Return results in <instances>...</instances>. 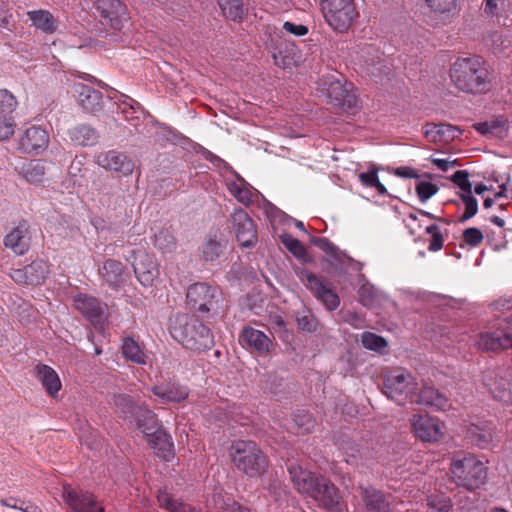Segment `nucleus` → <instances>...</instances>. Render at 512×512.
I'll return each mask as SVG.
<instances>
[{"mask_svg":"<svg viewBox=\"0 0 512 512\" xmlns=\"http://www.w3.org/2000/svg\"><path fill=\"white\" fill-rule=\"evenodd\" d=\"M287 470L296 490L312 499L328 512H341L342 503L338 488L327 478L304 469L296 462H287Z\"/></svg>","mask_w":512,"mask_h":512,"instance_id":"nucleus-1","label":"nucleus"},{"mask_svg":"<svg viewBox=\"0 0 512 512\" xmlns=\"http://www.w3.org/2000/svg\"><path fill=\"white\" fill-rule=\"evenodd\" d=\"M451 84L460 92L482 94L490 89L491 73L479 56L458 57L449 69Z\"/></svg>","mask_w":512,"mask_h":512,"instance_id":"nucleus-2","label":"nucleus"},{"mask_svg":"<svg viewBox=\"0 0 512 512\" xmlns=\"http://www.w3.org/2000/svg\"><path fill=\"white\" fill-rule=\"evenodd\" d=\"M495 306L503 313L475 336V346L481 351L497 353L512 348V300H499Z\"/></svg>","mask_w":512,"mask_h":512,"instance_id":"nucleus-3","label":"nucleus"},{"mask_svg":"<svg viewBox=\"0 0 512 512\" xmlns=\"http://www.w3.org/2000/svg\"><path fill=\"white\" fill-rule=\"evenodd\" d=\"M451 473L454 482L470 491L479 488L486 479L484 463L473 454L462 459H456L451 464Z\"/></svg>","mask_w":512,"mask_h":512,"instance_id":"nucleus-4","label":"nucleus"},{"mask_svg":"<svg viewBox=\"0 0 512 512\" xmlns=\"http://www.w3.org/2000/svg\"><path fill=\"white\" fill-rule=\"evenodd\" d=\"M320 5L326 23L339 33L346 32L359 15L353 0H321Z\"/></svg>","mask_w":512,"mask_h":512,"instance_id":"nucleus-5","label":"nucleus"},{"mask_svg":"<svg viewBox=\"0 0 512 512\" xmlns=\"http://www.w3.org/2000/svg\"><path fill=\"white\" fill-rule=\"evenodd\" d=\"M136 427L144 434L147 443L156 448H173L170 434L157 415L146 406H139L134 418Z\"/></svg>","mask_w":512,"mask_h":512,"instance_id":"nucleus-6","label":"nucleus"},{"mask_svg":"<svg viewBox=\"0 0 512 512\" xmlns=\"http://www.w3.org/2000/svg\"><path fill=\"white\" fill-rule=\"evenodd\" d=\"M174 337L187 349L203 351L213 345L210 329L197 319L187 320L183 325L173 328Z\"/></svg>","mask_w":512,"mask_h":512,"instance_id":"nucleus-7","label":"nucleus"},{"mask_svg":"<svg viewBox=\"0 0 512 512\" xmlns=\"http://www.w3.org/2000/svg\"><path fill=\"white\" fill-rule=\"evenodd\" d=\"M417 386L418 384L410 372L395 369L385 374L382 390L388 398L402 405L407 400H412Z\"/></svg>","mask_w":512,"mask_h":512,"instance_id":"nucleus-8","label":"nucleus"},{"mask_svg":"<svg viewBox=\"0 0 512 512\" xmlns=\"http://www.w3.org/2000/svg\"><path fill=\"white\" fill-rule=\"evenodd\" d=\"M482 385L493 399L512 402V367H496L482 373Z\"/></svg>","mask_w":512,"mask_h":512,"instance_id":"nucleus-9","label":"nucleus"},{"mask_svg":"<svg viewBox=\"0 0 512 512\" xmlns=\"http://www.w3.org/2000/svg\"><path fill=\"white\" fill-rule=\"evenodd\" d=\"M302 280L307 289L311 291L314 297L319 300L327 310L334 311L339 307L340 298L330 282L308 271L302 273Z\"/></svg>","mask_w":512,"mask_h":512,"instance_id":"nucleus-10","label":"nucleus"},{"mask_svg":"<svg viewBox=\"0 0 512 512\" xmlns=\"http://www.w3.org/2000/svg\"><path fill=\"white\" fill-rule=\"evenodd\" d=\"M188 305L200 313H208L218 308L217 291L207 283H194L186 292Z\"/></svg>","mask_w":512,"mask_h":512,"instance_id":"nucleus-11","label":"nucleus"},{"mask_svg":"<svg viewBox=\"0 0 512 512\" xmlns=\"http://www.w3.org/2000/svg\"><path fill=\"white\" fill-rule=\"evenodd\" d=\"M410 423L415 436L425 443L434 444L444 435V423L428 414H415Z\"/></svg>","mask_w":512,"mask_h":512,"instance_id":"nucleus-12","label":"nucleus"},{"mask_svg":"<svg viewBox=\"0 0 512 512\" xmlns=\"http://www.w3.org/2000/svg\"><path fill=\"white\" fill-rule=\"evenodd\" d=\"M62 498L65 504L75 512H104V507L95 496L69 484L63 485Z\"/></svg>","mask_w":512,"mask_h":512,"instance_id":"nucleus-13","label":"nucleus"},{"mask_svg":"<svg viewBox=\"0 0 512 512\" xmlns=\"http://www.w3.org/2000/svg\"><path fill=\"white\" fill-rule=\"evenodd\" d=\"M93 6L103 25L118 31L123 28L127 9L120 0H94Z\"/></svg>","mask_w":512,"mask_h":512,"instance_id":"nucleus-14","label":"nucleus"},{"mask_svg":"<svg viewBox=\"0 0 512 512\" xmlns=\"http://www.w3.org/2000/svg\"><path fill=\"white\" fill-rule=\"evenodd\" d=\"M232 460L239 470L249 476L262 474L268 465L262 450H235Z\"/></svg>","mask_w":512,"mask_h":512,"instance_id":"nucleus-15","label":"nucleus"},{"mask_svg":"<svg viewBox=\"0 0 512 512\" xmlns=\"http://www.w3.org/2000/svg\"><path fill=\"white\" fill-rule=\"evenodd\" d=\"M49 273V265L46 261L35 260L23 268L12 269L9 276L17 284L36 286L42 284Z\"/></svg>","mask_w":512,"mask_h":512,"instance_id":"nucleus-16","label":"nucleus"},{"mask_svg":"<svg viewBox=\"0 0 512 512\" xmlns=\"http://www.w3.org/2000/svg\"><path fill=\"white\" fill-rule=\"evenodd\" d=\"M237 241L243 247H250L257 242V231L253 220L243 209H237L231 216Z\"/></svg>","mask_w":512,"mask_h":512,"instance_id":"nucleus-17","label":"nucleus"},{"mask_svg":"<svg viewBox=\"0 0 512 512\" xmlns=\"http://www.w3.org/2000/svg\"><path fill=\"white\" fill-rule=\"evenodd\" d=\"M134 254L133 270L136 278L143 286H152L159 274L155 258L144 251Z\"/></svg>","mask_w":512,"mask_h":512,"instance_id":"nucleus-18","label":"nucleus"},{"mask_svg":"<svg viewBox=\"0 0 512 512\" xmlns=\"http://www.w3.org/2000/svg\"><path fill=\"white\" fill-rule=\"evenodd\" d=\"M49 144L48 132L40 126H31L27 128L18 142V148L25 153L39 154L43 152Z\"/></svg>","mask_w":512,"mask_h":512,"instance_id":"nucleus-19","label":"nucleus"},{"mask_svg":"<svg viewBox=\"0 0 512 512\" xmlns=\"http://www.w3.org/2000/svg\"><path fill=\"white\" fill-rule=\"evenodd\" d=\"M30 233L27 221H21L3 240L4 246L18 256L25 255L30 248Z\"/></svg>","mask_w":512,"mask_h":512,"instance_id":"nucleus-20","label":"nucleus"},{"mask_svg":"<svg viewBox=\"0 0 512 512\" xmlns=\"http://www.w3.org/2000/svg\"><path fill=\"white\" fill-rule=\"evenodd\" d=\"M96 163L108 170L122 173L127 176L133 172L134 162L125 154L111 150L101 152L96 156Z\"/></svg>","mask_w":512,"mask_h":512,"instance_id":"nucleus-21","label":"nucleus"},{"mask_svg":"<svg viewBox=\"0 0 512 512\" xmlns=\"http://www.w3.org/2000/svg\"><path fill=\"white\" fill-rule=\"evenodd\" d=\"M74 306L91 324L97 325L101 322L104 306L97 298L80 293L74 297Z\"/></svg>","mask_w":512,"mask_h":512,"instance_id":"nucleus-22","label":"nucleus"},{"mask_svg":"<svg viewBox=\"0 0 512 512\" xmlns=\"http://www.w3.org/2000/svg\"><path fill=\"white\" fill-rule=\"evenodd\" d=\"M240 342L243 346L252 349L258 355H266L272 347L271 339L262 331L252 327H245L240 335Z\"/></svg>","mask_w":512,"mask_h":512,"instance_id":"nucleus-23","label":"nucleus"},{"mask_svg":"<svg viewBox=\"0 0 512 512\" xmlns=\"http://www.w3.org/2000/svg\"><path fill=\"white\" fill-rule=\"evenodd\" d=\"M74 92L78 96V102L89 113H97L103 108V95L99 90L82 83L73 85Z\"/></svg>","mask_w":512,"mask_h":512,"instance_id":"nucleus-24","label":"nucleus"},{"mask_svg":"<svg viewBox=\"0 0 512 512\" xmlns=\"http://www.w3.org/2000/svg\"><path fill=\"white\" fill-rule=\"evenodd\" d=\"M35 376L46 393L50 397L56 398L62 388L58 373L52 367L39 363L35 367Z\"/></svg>","mask_w":512,"mask_h":512,"instance_id":"nucleus-25","label":"nucleus"},{"mask_svg":"<svg viewBox=\"0 0 512 512\" xmlns=\"http://www.w3.org/2000/svg\"><path fill=\"white\" fill-rule=\"evenodd\" d=\"M327 97L335 105L353 107L356 104V97L351 93L350 88L340 80H329Z\"/></svg>","mask_w":512,"mask_h":512,"instance_id":"nucleus-26","label":"nucleus"},{"mask_svg":"<svg viewBox=\"0 0 512 512\" xmlns=\"http://www.w3.org/2000/svg\"><path fill=\"white\" fill-rule=\"evenodd\" d=\"M493 438V430L487 425L470 424L465 427L463 440L466 445L484 448Z\"/></svg>","mask_w":512,"mask_h":512,"instance_id":"nucleus-27","label":"nucleus"},{"mask_svg":"<svg viewBox=\"0 0 512 512\" xmlns=\"http://www.w3.org/2000/svg\"><path fill=\"white\" fill-rule=\"evenodd\" d=\"M461 133L460 128L451 124H427L425 127V136L432 142L448 143L458 138Z\"/></svg>","mask_w":512,"mask_h":512,"instance_id":"nucleus-28","label":"nucleus"},{"mask_svg":"<svg viewBox=\"0 0 512 512\" xmlns=\"http://www.w3.org/2000/svg\"><path fill=\"white\" fill-rule=\"evenodd\" d=\"M152 393L157 396L162 403H180L188 397L186 387L177 384H160L151 388Z\"/></svg>","mask_w":512,"mask_h":512,"instance_id":"nucleus-29","label":"nucleus"},{"mask_svg":"<svg viewBox=\"0 0 512 512\" xmlns=\"http://www.w3.org/2000/svg\"><path fill=\"white\" fill-rule=\"evenodd\" d=\"M417 403L435 410L448 407L447 397L432 386L424 385L417 396Z\"/></svg>","mask_w":512,"mask_h":512,"instance_id":"nucleus-30","label":"nucleus"},{"mask_svg":"<svg viewBox=\"0 0 512 512\" xmlns=\"http://www.w3.org/2000/svg\"><path fill=\"white\" fill-rule=\"evenodd\" d=\"M123 357L134 364L146 365L148 355L143 346L132 337H124L121 345Z\"/></svg>","mask_w":512,"mask_h":512,"instance_id":"nucleus-31","label":"nucleus"},{"mask_svg":"<svg viewBox=\"0 0 512 512\" xmlns=\"http://www.w3.org/2000/svg\"><path fill=\"white\" fill-rule=\"evenodd\" d=\"M365 506L370 512H388L389 503L384 494L372 487H360Z\"/></svg>","mask_w":512,"mask_h":512,"instance_id":"nucleus-32","label":"nucleus"},{"mask_svg":"<svg viewBox=\"0 0 512 512\" xmlns=\"http://www.w3.org/2000/svg\"><path fill=\"white\" fill-rule=\"evenodd\" d=\"M27 15L32 21V24L44 33L52 34L58 28V21L47 10L40 9L28 11Z\"/></svg>","mask_w":512,"mask_h":512,"instance_id":"nucleus-33","label":"nucleus"},{"mask_svg":"<svg viewBox=\"0 0 512 512\" xmlns=\"http://www.w3.org/2000/svg\"><path fill=\"white\" fill-rule=\"evenodd\" d=\"M70 140L80 146L94 145L98 140V134L94 128L86 124H79L68 131Z\"/></svg>","mask_w":512,"mask_h":512,"instance_id":"nucleus-34","label":"nucleus"},{"mask_svg":"<svg viewBox=\"0 0 512 512\" xmlns=\"http://www.w3.org/2000/svg\"><path fill=\"white\" fill-rule=\"evenodd\" d=\"M123 265L120 261L108 259L103 266L99 268V275L112 288L118 289L123 272Z\"/></svg>","mask_w":512,"mask_h":512,"instance_id":"nucleus-35","label":"nucleus"},{"mask_svg":"<svg viewBox=\"0 0 512 512\" xmlns=\"http://www.w3.org/2000/svg\"><path fill=\"white\" fill-rule=\"evenodd\" d=\"M157 501L159 506L168 512H198L195 507L183 501L174 499L173 496L165 490H159L157 494Z\"/></svg>","mask_w":512,"mask_h":512,"instance_id":"nucleus-36","label":"nucleus"},{"mask_svg":"<svg viewBox=\"0 0 512 512\" xmlns=\"http://www.w3.org/2000/svg\"><path fill=\"white\" fill-rule=\"evenodd\" d=\"M230 194L243 205H249L253 200L252 187L243 179L238 178L235 181L227 183Z\"/></svg>","mask_w":512,"mask_h":512,"instance_id":"nucleus-37","label":"nucleus"},{"mask_svg":"<svg viewBox=\"0 0 512 512\" xmlns=\"http://www.w3.org/2000/svg\"><path fill=\"white\" fill-rule=\"evenodd\" d=\"M20 174L31 184L42 183L45 175V165L41 160H31L20 168Z\"/></svg>","mask_w":512,"mask_h":512,"instance_id":"nucleus-38","label":"nucleus"},{"mask_svg":"<svg viewBox=\"0 0 512 512\" xmlns=\"http://www.w3.org/2000/svg\"><path fill=\"white\" fill-rule=\"evenodd\" d=\"M113 403L124 419L135 418L136 411L139 406L133 402L129 395L115 394L113 397Z\"/></svg>","mask_w":512,"mask_h":512,"instance_id":"nucleus-39","label":"nucleus"},{"mask_svg":"<svg viewBox=\"0 0 512 512\" xmlns=\"http://www.w3.org/2000/svg\"><path fill=\"white\" fill-rule=\"evenodd\" d=\"M223 15L233 21H241L244 16L242 0H218Z\"/></svg>","mask_w":512,"mask_h":512,"instance_id":"nucleus-40","label":"nucleus"},{"mask_svg":"<svg viewBox=\"0 0 512 512\" xmlns=\"http://www.w3.org/2000/svg\"><path fill=\"white\" fill-rule=\"evenodd\" d=\"M425 232L430 235L428 250L430 252L440 251L444 246L448 231L445 230L444 233L437 224H431L426 227Z\"/></svg>","mask_w":512,"mask_h":512,"instance_id":"nucleus-41","label":"nucleus"},{"mask_svg":"<svg viewBox=\"0 0 512 512\" xmlns=\"http://www.w3.org/2000/svg\"><path fill=\"white\" fill-rule=\"evenodd\" d=\"M483 241V232L477 227H469L462 232V237L459 245L461 248L468 247L472 249L479 247L483 243Z\"/></svg>","mask_w":512,"mask_h":512,"instance_id":"nucleus-42","label":"nucleus"},{"mask_svg":"<svg viewBox=\"0 0 512 512\" xmlns=\"http://www.w3.org/2000/svg\"><path fill=\"white\" fill-rule=\"evenodd\" d=\"M222 248L223 245L217 240L216 235L209 236L201 248V257L204 261L212 262L220 256Z\"/></svg>","mask_w":512,"mask_h":512,"instance_id":"nucleus-43","label":"nucleus"},{"mask_svg":"<svg viewBox=\"0 0 512 512\" xmlns=\"http://www.w3.org/2000/svg\"><path fill=\"white\" fill-rule=\"evenodd\" d=\"M154 246L163 253H171L176 249L175 237L169 230L162 229L154 236Z\"/></svg>","mask_w":512,"mask_h":512,"instance_id":"nucleus-44","label":"nucleus"},{"mask_svg":"<svg viewBox=\"0 0 512 512\" xmlns=\"http://www.w3.org/2000/svg\"><path fill=\"white\" fill-rule=\"evenodd\" d=\"M358 178L362 185L369 188H375L379 195H388L386 187L379 181L376 170L362 172L358 175Z\"/></svg>","mask_w":512,"mask_h":512,"instance_id":"nucleus-45","label":"nucleus"},{"mask_svg":"<svg viewBox=\"0 0 512 512\" xmlns=\"http://www.w3.org/2000/svg\"><path fill=\"white\" fill-rule=\"evenodd\" d=\"M18 107V100L8 89H0V115L12 116Z\"/></svg>","mask_w":512,"mask_h":512,"instance_id":"nucleus-46","label":"nucleus"},{"mask_svg":"<svg viewBox=\"0 0 512 512\" xmlns=\"http://www.w3.org/2000/svg\"><path fill=\"white\" fill-rule=\"evenodd\" d=\"M215 505L218 512H250L249 509L241 506L230 497L225 499L220 495H215Z\"/></svg>","mask_w":512,"mask_h":512,"instance_id":"nucleus-47","label":"nucleus"},{"mask_svg":"<svg viewBox=\"0 0 512 512\" xmlns=\"http://www.w3.org/2000/svg\"><path fill=\"white\" fill-rule=\"evenodd\" d=\"M362 345L369 350L381 351L387 346L386 340L375 333L364 332L361 336Z\"/></svg>","mask_w":512,"mask_h":512,"instance_id":"nucleus-48","label":"nucleus"},{"mask_svg":"<svg viewBox=\"0 0 512 512\" xmlns=\"http://www.w3.org/2000/svg\"><path fill=\"white\" fill-rule=\"evenodd\" d=\"M461 200L464 203L465 210L462 216L459 218L460 223H464L467 220L473 218L478 212V201L472 195V193L461 194Z\"/></svg>","mask_w":512,"mask_h":512,"instance_id":"nucleus-49","label":"nucleus"},{"mask_svg":"<svg viewBox=\"0 0 512 512\" xmlns=\"http://www.w3.org/2000/svg\"><path fill=\"white\" fill-rule=\"evenodd\" d=\"M282 244L296 257H303L306 254L304 245L290 234L280 236Z\"/></svg>","mask_w":512,"mask_h":512,"instance_id":"nucleus-50","label":"nucleus"},{"mask_svg":"<svg viewBox=\"0 0 512 512\" xmlns=\"http://www.w3.org/2000/svg\"><path fill=\"white\" fill-rule=\"evenodd\" d=\"M427 505L436 512H449L452 502L449 497L443 495H431L427 498Z\"/></svg>","mask_w":512,"mask_h":512,"instance_id":"nucleus-51","label":"nucleus"},{"mask_svg":"<svg viewBox=\"0 0 512 512\" xmlns=\"http://www.w3.org/2000/svg\"><path fill=\"white\" fill-rule=\"evenodd\" d=\"M297 324L303 331L314 332L318 327V320L310 311H303L296 316Z\"/></svg>","mask_w":512,"mask_h":512,"instance_id":"nucleus-52","label":"nucleus"},{"mask_svg":"<svg viewBox=\"0 0 512 512\" xmlns=\"http://www.w3.org/2000/svg\"><path fill=\"white\" fill-rule=\"evenodd\" d=\"M438 190V186L432 182L421 181L416 185V193L422 203L434 196Z\"/></svg>","mask_w":512,"mask_h":512,"instance_id":"nucleus-53","label":"nucleus"},{"mask_svg":"<svg viewBox=\"0 0 512 512\" xmlns=\"http://www.w3.org/2000/svg\"><path fill=\"white\" fill-rule=\"evenodd\" d=\"M451 181L456 184L461 190L462 194L472 193V183L469 181V173L466 170H458L451 176Z\"/></svg>","mask_w":512,"mask_h":512,"instance_id":"nucleus-54","label":"nucleus"},{"mask_svg":"<svg viewBox=\"0 0 512 512\" xmlns=\"http://www.w3.org/2000/svg\"><path fill=\"white\" fill-rule=\"evenodd\" d=\"M435 13L445 14L456 8V0H424Z\"/></svg>","mask_w":512,"mask_h":512,"instance_id":"nucleus-55","label":"nucleus"},{"mask_svg":"<svg viewBox=\"0 0 512 512\" xmlns=\"http://www.w3.org/2000/svg\"><path fill=\"white\" fill-rule=\"evenodd\" d=\"M16 122L13 116L0 115V140L9 139L15 131Z\"/></svg>","mask_w":512,"mask_h":512,"instance_id":"nucleus-56","label":"nucleus"},{"mask_svg":"<svg viewBox=\"0 0 512 512\" xmlns=\"http://www.w3.org/2000/svg\"><path fill=\"white\" fill-rule=\"evenodd\" d=\"M294 423L301 433H307L314 427V420L309 413H298L294 417Z\"/></svg>","mask_w":512,"mask_h":512,"instance_id":"nucleus-57","label":"nucleus"},{"mask_svg":"<svg viewBox=\"0 0 512 512\" xmlns=\"http://www.w3.org/2000/svg\"><path fill=\"white\" fill-rule=\"evenodd\" d=\"M14 27L13 15L2 3L0 8V28L12 31Z\"/></svg>","mask_w":512,"mask_h":512,"instance_id":"nucleus-58","label":"nucleus"},{"mask_svg":"<svg viewBox=\"0 0 512 512\" xmlns=\"http://www.w3.org/2000/svg\"><path fill=\"white\" fill-rule=\"evenodd\" d=\"M128 100L130 103L123 102L124 107L122 109V113L126 120L132 121L134 118H138L137 116L134 117L133 115L136 113V109H141V105L139 102L132 98L128 97Z\"/></svg>","mask_w":512,"mask_h":512,"instance_id":"nucleus-59","label":"nucleus"},{"mask_svg":"<svg viewBox=\"0 0 512 512\" xmlns=\"http://www.w3.org/2000/svg\"><path fill=\"white\" fill-rule=\"evenodd\" d=\"M283 29L295 36H304L308 33V27L302 24H295L289 21L284 22Z\"/></svg>","mask_w":512,"mask_h":512,"instance_id":"nucleus-60","label":"nucleus"},{"mask_svg":"<svg viewBox=\"0 0 512 512\" xmlns=\"http://www.w3.org/2000/svg\"><path fill=\"white\" fill-rule=\"evenodd\" d=\"M313 243L327 254L334 255L336 253V246L327 238H315Z\"/></svg>","mask_w":512,"mask_h":512,"instance_id":"nucleus-61","label":"nucleus"},{"mask_svg":"<svg viewBox=\"0 0 512 512\" xmlns=\"http://www.w3.org/2000/svg\"><path fill=\"white\" fill-rule=\"evenodd\" d=\"M394 174L407 179L419 178L418 173L411 167L401 166L395 169Z\"/></svg>","mask_w":512,"mask_h":512,"instance_id":"nucleus-62","label":"nucleus"},{"mask_svg":"<svg viewBox=\"0 0 512 512\" xmlns=\"http://www.w3.org/2000/svg\"><path fill=\"white\" fill-rule=\"evenodd\" d=\"M484 12L489 16H495L498 14V3L497 0H483Z\"/></svg>","mask_w":512,"mask_h":512,"instance_id":"nucleus-63","label":"nucleus"},{"mask_svg":"<svg viewBox=\"0 0 512 512\" xmlns=\"http://www.w3.org/2000/svg\"><path fill=\"white\" fill-rule=\"evenodd\" d=\"M432 163L443 172L448 171L449 168L456 165V161H449L446 159H439V158L432 159Z\"/></svg>","mask_w":512,"mask_h":512,"instance_id":"nucleus-64","label":"nucleus"}]
</instances>
